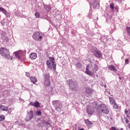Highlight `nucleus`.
<instances>
[{
  "instance_id": "1",
  "label": "nucleus",
  "mask_w": 130,
  "mask_h": 130,
  "mask_svg": "<svg viewBox=\"0 0 130 130\" xmlns=\"http://www.w3.org/2000/svg\"><path fill=\"white\" fill-rule=\"evenodd\" d=\"M67 84L71 91L76 92L79 91V86H78V82L76 80L70 79L67 81Z\"/></svg>"
},
{
  "instance_id": "2",
  "label": "nucleus",
  "mask_w": 130,
  "mask_h": 130,
  "mask_svg": "<svg viewBox=\"0 0 130 130\" xmlns=\"http://www.w3.org/2000/svg\"><path fill=\"white\" fill-rule=\"evenodd\" d=\"M0 54L7 59H11V60L13 59V58L10 55V51L6 48H0Z\"/></svg>"
},
{
  "instance_id": "3",
  "label": "nucleus",
  "mask_w": 130,
  "mask_h": 130,
  "mask_svg": "<svg viewBox=\"0 0 130 130\" xmlns=\"http://www.w3.org/2000/svg\"><path fill=\"white\" fill-rule=\"evenodd\" d=\"M49 59L47 60L46 61L48 69H49V70H52V69H53L54 71H55V70H56V64L55 63V61H54V57H50Z\"/></svg>"
},
{
  "instance_id": "4",
  "label": "nucleus",
  "mask_w": 130,
  "mask_h": 130,
  "mask_svg": "<svg viewBox=\"0 0 130 130\" xmlns=\"http://www.w3.org/2000/svg\"><path fill=\"white\" fill-rule=\"evenodd\" d=\"M52 104L57 112H61L62 110V103H61L60 101H53Z\"/></svg>"
},
{
  "instance_id": "5",
  "label": "nucleus",
  "mask_w": 130,
  "mask_h": 130,
  "mask_svg": "<svg viewBox=\"0 0 130 130\" xmlns=\"http://www.w3.org/2000/svg\"><path fill=\"white\" fill-rule=\"evenodd\" d=\"M97 110L105 114H108V113H109V109H108V107L104 104H100L98 106Z\"/></svg>"
},
{
  "instance_id": "6",
  "label": "nucleus",
  "mask_w": 130,
  "mask_h": 130,
  "mask_svg": "<svg viewBox=\"0 0 130 130\" xmlns=\"http://www.w3.org/2000/svg\"><path fill=\"white\" fill-rule=\"evenodd\" d=\"M43 37H44V34L41 31H35L32 35L33 39L36 41H41Z\"/></svg>"
},
{
  "instance_id": "7",
  "label": "nucleus",
  "mask_w": 130,
  "mask_h": 130,
  "mask_svg": "<svg viewBox=\"0 0 130 130\" xmlns=\"http://www.w3.org/2000/svg\"><path fill=\"white\" fill-rule=\"evenodd\" d=\"M43 76L44 79V85L46 87H49L50 86V80L49 78L50 75L49 73H46L43 74Z\"/></svg>"
},
{
  "instance_id": "8",
  "label": "nucleus",
  "mask_w": 130,
  "mask_h": 130,
  "mask_svg": "<svg viewBox=\"0 0 130 130\" xmlns=\"http://www.w3.org/2000/svg\"><path fill=\"white\" fill-rule=\"evenodd\" d=\"M91 52L94 54L95 57H97L98 58H100L102 57V53L101 52V51L96 50V48H95L94 47H93L91 48Z\"/></svg>"
},
{
  "instance_id": "9",
  "label": "nucleus",
  "mask_w": 130,
  "mask_h": 130,
  "mask_svg": "<svg viewBox=\"0 0 130 130\" xmlns=\"http://www.w3.org/2000/svg\"><path fill=\"white\" fill-rule=\"evenodd\" d=\"M89 5L90 7L91 6H92L93 9H98V8L100 7V4H99V1L98 0L91 1L89 3Z\"/></svg>"
},
{
  "instance_id": "10",
  "label": "nucleus",
  "mask_w": 130,
  "mask_h": 130,
  "mask_svg": "<svg viewBox=\"0 0 130 130\" xmlns=\"http://www.w3.org/2000/svg\"><path fill=\"white\" fill-rule=\"evenodd\" d=\"M27 114L25 119L26 121H30L31 119L34 117V112L32 110H30L29 112H27Z\"/></svg>"
},
{
  "instance_id": "11",
  "label": "nucleus",
  "mask_w": 130,
  "mask_h": 130,
  "mask_svg": "<svg viewBox=\"0 0 130 130\" xmlns=\"http://www.w3.org/2000/svg\"><path fill=\"white\" fill-rule=\"evenodd\" d=\"M108 69H109V70H110L112 72H114V73H115L116 72H117V69H116L115 66H114L113 64L108 66Z\"/></svg>"
},
{
  "instance_id": "12",
  "label": "nucleus",
  "mask_w": 130,
  "mask_h": 130,
  "mask_svg": "<svg viewBox=\"0 0 130 130\" xmlns=\"http://www.w3.org/2000/svg\"><path fill=\"white\" fill-rule=\"evenodd\" d=\"M86 112L88 114V115H90V116H91V115H92V113H94V110H93V109H92L91 108H87L86 109Z\"/></svg>"
},
{
  "instance_id": "13",
  "label": "nucleus",
  "mask_w": 130,
  "mask_h": 130,
  "mask_svg": "<svg viewBox=\"0 0 130 130\" xmlns=\"http://www.w3.org/2000/svg\"><path fill=\"white\" fill-rule=\"evenodd\" d=\"M89 68H90V66H86L85 73L86 74V75H88V76H92L93 74L92 73V72L89 70Z\"/></svg>"
},
{
  "instance_id": "14",
  "label": "nucleus",
  "mask_w": 130,
  "mask_h": 130,
  "mask_svg": "<svg viewBox=\"0 0 130 130\" xmlns=\"http://www.w3.org/2000/svg\"><path fill=\"white\" fill-rule=\"evenodd\" d=\"M37 58V54L36 53H31L29 55V58L30 59H36Z\"/></svg>"
},
{
  "instance_id": "15",
  "label": "nucleus",
  "mask_w": 130,
  "mask_h": 130,
  "mask_svg": "<svg viewBox=\"0 0 130 130\" xmlns=\"http://www.w3.org/2000/svg\"><path fill=\"white\" fill-rule=\"evenodd\" d=\"M0 12H2V13H3V14H4L6 17H9V13L7 12V10H6L5 8L0 7Z\"/></svg>"
},
{
  "instance_id": "16",
  "label": "nucleus",
  "mask_w": 130,
  "mask_h": 130,
  "mask_svg": "<svg viewBox=\"0 0 130 130\" xmlns=\"http://www.w3.org/2000/svg\"><path fill=\"white\" fill-rule=\"evenodd\" d=\"M0 109L3 111H8V110H9V107L5 105H1L0 106Z\"/></svg>"
},
{
  "instance_id": "17",
  "label": "nucleus",
  "mask_w": 130,
  "mask_h": 130,
  "mask_svg": "<svg viewBox=\"0 0 130 130\" xmlns=\"http://www.w3.org/2000/svg\"><path fill=\"white\" fill-rule=\"evenodd\" d=\"M92 92V89L91 88H86L85 94L87 96H90Z\"/></svg>"
},
{
  "instance_id": "18",
  "label": "nucleus",
  "mask_w": 130,
  "mask_h": 130,
  "mask_svg": "<svg viewBox=\"0 0 130 130\" xmlns=\"http://www.w3.org/2000/svg\"><path fill=\"white\" fill-rule=\"evenodd\" d=\"M14 54H15L16 57H17V58H18V59H20V58H21V54H20V52H14Z\"/></svg>"
},
{
  "instance_id": "19",
  "label": "nucleus",
  "mask_w": 130,
  "mask_h": 130,
  "mask_svg": "<svg viewBox=\"0 0 130 130\" xmlns=\"http://www.w3.org/2000/svg\"><path fill=\"white\" fill-rule=\"evenodd\" d=\"M109 99L110 103L111 105H112V104H114V103H116V102H115V100H114V99L112 97L109 96Z\"/></svg>"
},
{
  "instance_id": "20",
  "label": "nucleus",
  "mask_w": 130,
  "mask_h": 130,
  "mask_svg": "<svg viewBox=\"0 0 130 130\" xmlns=\"http://www.w3.org/2000/svg\"><path fill=\"white\" fill-rule=\"evenodd\" d=\"M30 80L31 83H33V84H35V83L37 82V78H36L35 77H30Z\"/></svg>"
},
{
  "instance_id": "21",
  "label": "nucleus",
  "mask_w": 130,
  "mask_h": 130,
  "mask_svg": "<svg viewBox=\"0 0 130 130\" xmlns=\"http://www.w3.org/2000/svg\"><path fill=\"white\" fill-rule=\"evenodd\" d=\"M124 119L126 123H128L129 122V121L128 120V119H130V114L126 115V117H124Z\"/></svg>"
},
{
  "instance_id": "22",
  "label": "nucleus",
  "mask_w": 130,
  "mask_h": 130,
  "mask_svg": "<svg viewBox=\"0 0 130 130\" xmlns=\"http://www.w3.org/2000/svg\"><path fill=\"white\" fill-rule=\"evenodd\" d=\"M84 122L86 124V125H91V124H93V123L90 120H89V119H84Z\"/></svg>"
},
{
  "instance_id": "23",
  "label": "nucleus",
  "mask_w": 130,
  "mask_h": 130,
  "mask_svg": "<svg viewBox=\"0 0 130 130\" xmlns=\"http://www.w3.org/2000/svg\"><path fill=\"white\" fill-rule=\"evenodd\" d=\"M75 67L77 69H82V63L80 62H77L75 64Z\"/></svg>"
},
{
  "instance_id": "24",
  "label": "nucleus",
  "mask_w": 130,
  "mask_h": 130,
  "mask_svg": "<svg viewBox=\"0 0 130 130\" xmlns=\"http://www.w3.org/2000/svg\"><path fill=\"white\" fill-rule=\"evenodd\" d=\"M44 9L46 11H50L51 7L49 5H44Z\"/></svg>"
},
{
  "instance_id": "25",
  "label": "nucleus",
  "mask_w": 130,
  "mask_h": 130,
  "mask_svg": "<svg viewBox=\"0 0 130 130\" xmlns=\"http://www.w3.org/2000/svg\"><path fill=\"white\" fill-rule=\"evenodd\" d=\"M40 105H41V104L39 102L37 101L34 102L35 107H40Z\"/></svg>"
},
{
  "instance_id": "26",
  "label": "nucleus",
  "mask_w": 130,
  "mask_h": 130,
  "mask_svg": "<svg viewBox=\"0 0 130 130\" xmlns=\"http://www.w3.org/2000/svg\"><path fill=\"white\" fill-rule=\"evenodd\" d=\"M112 105L113 106V109H118L119 108L118 105L116 103L113 104Z\"/></svg>"
},
{
  "instance_id": "27",
  "label": "nucleus",
  "mask_w": 130,
  "mask_h": 130,
  "mask_svg": "<svg viewBox=\"0 0 130 130\" xmlns=\"http://www.w3.org/2000/svg\"><path fill=\"white\" fill-rule=\"evenodd\" d=\"M98 69H99L98 65L96 64H95L94 65V68H93V72L94 73H95V72H97V70H98Z\"/></svg>"
},
{
  "instance_id": "28",
  "label": "nucleus",
  "mask_w": 130,
  "mask_h": 130,
  "mask_svg": "<svg viewBox=\"0 0 130 130\" xmlns=\"http://www.w3.org/2000/svg\"><path fill=\"white\" fill-rule=\"evenodd\" d=\"M124 114H125V115H128V114H130V110H129V109H125Z\"/></svg>"
},
{
  "instance_id": "29",
  "label": "nucleus",
  "mask_w": 130,
  "mask_h": 130,
  "mask_svg": "<svg viewBox=\"0 0 130 130\" xmlns=\"http://www.w3.org/2000/svg\"><path fill=\"white\" fill-rule=\"evenodd\" d=\"M100 40L101 42H103V43H104V41H105V40H107V39H106L104 36H102L100 39Z\"/></svg>"
},
{
  "instance_id": "30",
  "label": "nucleus",
  "mask_w": 130,
  "mask_h": 130,
  "mask_svg": "<svg viewBox=\"0 0 130 130\" xmlns=\"http://www.w3.org/2000/svg\"><path fill=\"white\" fill-rule=\"evenodd\" d=\"M126 31H127L128 35V38L129 39H130V27L127 26L126 27Z\"/></svg>"
},
{
  "instance_id": "31",
  "label": "nucleus",
  "mask_w": 130,
  "mask_h": 130,
  "mask_svg": "<svg viewBox=\"0 0 130 130\" xmlns=\"http://www.w3.org/2000/svg\"><path fill=\"white\" fill-rule=\"evenodd\" d=\"M6 32L2 31V34H1V38L3 39L4 37H6Z\"/></svg>"
},
{
  "instance_id": "32",
  "label": "nucleus",
  "mask_w": 130,
  "mask_h": 130,
  "mask_svg": "<svg viewBox=\"0 0 130 130\" xmlns=\"http://www.w3.org/2000/svg\"><path fill=\"white\" fill-rule=\"evenodd\" d=\"M36 114L38 116H40L42 115V113L40 111H37V112L36 113Z\"/></svg>"
},
{
  "instance_id": "33",
  "label": "nucleus",
  "mask_w": 130,
  "mask_h": 130,
  "mask_svg": "<svg viewBox=\"0 0 130 130\" xmlns=\"http://www.w3.org/2000/svg\"><path fill=\"white\" fill-rule=\"evenodd\" d=\"M5 116L4 115H0V121H4L5 120Z\"/></svg>"
},
{
  "instance_id": "34",
  "label": "nucleus",
  "mask_w": 130,
  "mask_h": 130,
  "mask_svg": "<svg viewBox=\"0 0 130 130\" xmlns=\"http://www.w3.org/2000/svg\"><path fill=\"white\" fill-rule=\"evenodd\" d=\"M3 41H6V42H9V38L5 37L3 38Z\"/></svg>"
},
{
  "instance_id": "35",
  "label": "nucleus",
  "mask_w": 130,
  "mask_h": 130,
  "mask_svg": "<svg viewBox=\"0 0 130 130\" xmlns=\"http://www.w3.org/2000/svg\"><path fill=\"white\" fill-rule=\"evenodd\" d=\"M15 16H16L17 17H19V18H21V17H22L21 16V14L18 12H15Z\"/></svg>"
},
{
  "instance_id": "36",
  "label": "nucleus",
  "mask_w": 130,
  "mask_h": 130,
  "mask_svg": "<svg viewBox=\"0 0 130 130\" xmlns=\"http://www.w3.org/2000/svg\"><path fill=\"white\" fill-rule=\"evenodd\" d=\"M110 8L111 9V10H114V4L112 3L110 5Z\"/></svg>"
},
{
  "instance_id": "37",
  "label": "nucleus",
  "mask_w": 130,
  "mask_h": 130,
  "mask_svg": "<svg viewBox=\"0 0 130 130\" xmlns=\"http://www.w3.org/2000/svg\"><path fill=\"white\" fill-rule=\"evenodd\" d=\"M43 123L47 125V126H48V125H50V124H49V122H48L47 121H44Z\"/></svg>"
},
{
  "instance_id": "38",
  "label": "nucleus",
  "mask_w": 130,
  "mask_h": 130,
  "mask_svg": "<svg viewBox=\"0 0 130 130\" xmlns=\"http://www.w3.org/2000/svg\"><path fill=\"white\" fill-rule=\"evenodd\" d=\"M88 17V18H89V19H91V18H92V12H91L90 11H89Z\"/></svg>"
},
{
  "instance_id": "39",
  "label": "nucleus",
  "mask_w": 130,
  "mask_h": 130,
  "mask_svg": "<svg viewBox=\"0 0 130 130\" xmlns=\"http://www.w3.org/2000/svg\"><path fill=\"white\" fill-rule=\"evenodd\" d=\"M35 15L37 18H39V17H40V14L38 12H36Z\"/></svg>"
},
{
  "instance_id": "40",
  "label": "nucleus",
  "mask_w": 130,
  "mask_h": 130,
  "mask_svg": "<svg viewBox=\"0 0 130 130\" xmlns=\"http://www.w3.org/2000/svg\"><path fill=\"white\" fill-rule=\"evenodd\" d=\"M25 75L26 76V77H27V78H30V73L26 72L25 73Z\"/></svg>"
},
{
  "instance_id": "41",
  "label": "nucleus",
  "mask_w": 130,
  "mask_h": 130,
  "mask_svg": "<svg viewBox=\"0 0 130 130\" xmlns=\"http://www.w3.org/2000/svg\"><path fill=\"white\" fill-rule=\"evenodd\" d=\"M129 60H128V59H126L125 60V64H127L128 63V61Z\"/></svg>"
},
{
  "instance_id": "42",
  "label": "nucleus",
  "mask_w": 130,
  "mask_h": 130,
  "mask_svg": "<svg viewBox=\"0 0 130 130\" xmlns=\"http://www.w3.org/2000/svg\"><path fill=\"white\" fill-rule=\"evenodd\" d=\"M111 129L112 130H118V129H117L116 128H115V127H113V126H112L111 127Z\"/></svg>"
},
{
  "instance_id": "43",
  "label": "nucleus",
  "mask_w": 130,
  "mask_h": 130,
  "mask_svg": "<svg viewBox=\"0 0 130 130\" xmlns=\"http://www.w3.org/2000/svg\"><path fill=\"white\" fill-rule=\"evenodd\" d=\"M72 34L73 36H76V32H74V31H72Z\"/></svg>"
},
{
  "instance_id": "44",
  "label": "nucleus",
  "mask_w": 130,
  "mask_h": 130,
  "mask_svg": "<svg viewBox=\"0 0 130 130\" xmlns=\"http://www.w3.org/2000/svg\"><path fill=\"white\" fill-rule=\"evenodd\" d=\"M29 105H31V106H34V103L33 102H30L29 103Z\"/></svg>"
},
{
  "instance_id": "45",
  "label": "nucleus",
  "mask_w": 130,
  "mask_h": 130,
  "mask_svg": "<svg viewBox=\"0 0 130 130\" xmlns=\"http://www.w3.org/2000/svg\"><path fill=\"white\" fill-rule=\"evenodd\" d=\"M106 93L108 94V95H110V91H105Z\"/></svg>"
},
{
  "instance_id": "46",
  "label": "nucleus",
  "mask_w": 130,
  "mask_h": 130,
  "mask_svg": "<svg viewBox=\"0 0 130 130\" xmlns=\"http://www.w3.org/2000/svg\"><path fill=\"white\" fill-rule=\"evenodd\" d=\"M127 127L130 130V123H128L127 125Z\"/></svg>"
},
{
  "instance_id": "47",
  "label": "nucleus",
  "mask_w": 130,
  "mask_h": 130,
  "mask_svg": "<svg viewBox=\"0 0 130 130\" xmlns=\"http://www.w3.org/2000/svg\"><path fill=\"white\" fill-rule=\"evenodd\" d=\"M119 80H120V81H122V77L119 76Z\"/></svg>"
},
{
  "instance_id": "48",
  "label": "nucleus",
  "mask_w": 130,
  "mask_h": 130,
  "mask_svg": "<svg viewBox=\"0 0 130 130\" xmlns=\"http://www.w3.org/2000/svg\"><path fill=\"white\" fill-rule=\"evenodd\" d=\"M103 86H104V88H106V84H104Z\"/></svg>"
},
{
  "instance_id": "49",
  "label": "nucleus",
  "mask_w": 130,
  "mask_h": 130,
  "mask_svg": "<svg viewBox=\"0 0 130 130\" xmlns=\"http://www.w3.org/2000/svg\"><path fill=\"white\" fill-rule=\"evenodd\" d=\"M115 9L116 10H118V7H115Z\"/></svg>"
},
{
  "instance_id": "50",
  "label": "nucleus",
  "mask_w": 130,
  "mask_h": 130,
  "mask_svg": "<svg viewBox=\"0 0 130 130\" xmlns=\"http://www.w3.org/2000/svg\"><path fill=\"white\" fill-rule=\"evenodd\" d=\"M120 130H123V128H121Z\"/></svg>"
},
{
  "instance_id": "51",
  "label": "nucleus",
  "mask_w": 130,
  "mask_h": 130,
  "mask_svg": "<svg viewBox=\"0 0 130 130\" xmlns=\"http://www.w3.org/2000/svg\"><path fill=\"white\" fill-rule=\"evenodd\" d=\"M79 130H84V128L80 129Z\"/></svg>"
},
{
  "instance_id": "52",
  "label": "nucleus",
  "mask_w": 130,
  "mask_h": 130,
  "mask_svg": "<svg viewBox=\"0 0 130 130\" xmlns=\"http://www.w3.org/2000/svg\"><path fill=\"white\" fill-rule=\"evenodd\" d=\"M111 96H112V97H113V95H111Z\"/></svg>"
},
{
  "instance_id": "53",
  "label": "nucleus",
  "mask_w": 130,
  "mask_h": 130,
  "mask_svg": "<svg viewBox=\"0 0 130 130\" xmlns=\"http://www.w3.org/2000/svg\"><path fill=\"white\" fill-rule=\"evenodd\" d=\"M117 75H118V76H119V74H118Z\"/></svg>"
},
{
  "instance_id": "54",
  "label": "nucleus",
  "mask_w": 130,
  "mask_h": 130,
  "mask_svg": "<svg viewBox=\"0 0 130 130\" xmlns=\"http://www.w3.org/2000/svg\"><path fill=\"white\" fill-rule=\"evenodd\" d=\"M97 20H98V18H97Z\"/></svg>"
}]
</instances>
